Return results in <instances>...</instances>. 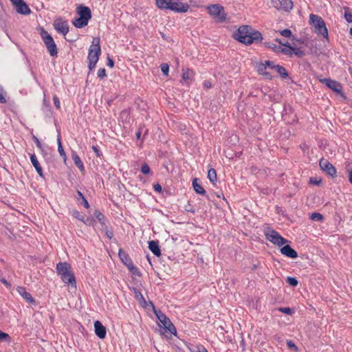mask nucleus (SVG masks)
Listing matches in <instances>:
<instances>
[{"label": "nucleus", "mask_w": 352, "mask_h": 352, "mask_svg": "<svg viewBox=\"0 0 352 352\" xmlns=\"http://www.w3.org/2000/svg\"><path fill=\"white\" fill-rule=\"evenodd\" d=\"M287 345L290 348H292V347L296 348V346H295L294 343L292 341H291V340L287 342Z\"/></svg>", "instance_id": "obj_54"}, {"label": "nucleus", "mask_w": 352, "mask_h": 352, "mask_svg": "<svg viewBox=\"0 0 352 352\" xmlns=\"http://www.w3.org/2000/svg\"><path fill=\"white\" fill-rule=\"evenodd\" d=\"M321 82L336 93H341L342 87L340 82L329 78H323Z\"/></svg>", "instance_id": "obj_14"}, {"label": "nucleus", "mask_w": 352, "mask_h": 352, "mask_svg": "<svg viewBox=\"0 0 352 352\" xmlns=\"http://www.w3.org/2000/svg\"><path fill=\"white\" fill-rule=\"evenodd\" d=\"M202 352H208L206 348H201Z\"/></svg>", "instance_id": "obj_59"}, {"label": "nucleus", "mask_w": 352, "mask_h": 352, "mask_svg": "<svg viewBox=\"0 0 352 352\" xmlns=\"http://www.w3.org/2000/svg\"><path fill=\"white\" fill-rule=\"evenodd\" d=\"M198 179L197 178L193 179L192 180V186L195 191L200 195H205L206 190L204 188L197 182Z\"/></svg>", "instance_id": "obj_26"}, {"label": "nucleus", "mask_w": 352, "mask_h": 352, "mask_svg": "<svg viewBox=\"0 0 352 352\" xmlns=\"http://www.w3.org/2000/svg\"><path fill=\"white\" fill-rule=\"evenodd\" d=\"M267 61L265 63H261L257 67L258 72L264 76L266 78L271 79L273 76L272 74V71L269 69L268 65H267Z\"/></svg>", "instance_id": "obj_17"}, {"label": "nucleus", "mask_w": 352, "mask_h": 352, "mask_svg": "<svg viewBox=\"0 0 352 352\" xmlns=\"http://www.w3.org/2000/svg\"><path fill=\"white\" fill-rule=\"evenodd\" d=\"M77 199L78 200L79 199L82 200V203L86 208H89V204L87 200L85 199V197H84V195H82V193L80 191H78V198Z\"/></svg>", "instance_id": "obj_31"}, {"label": "nucleus", "mask_w": 352, "mask_h": 352, "mask_svg": "<svg viewBox=\"0 0 352 352\" xmlns=\"http://www.w3.org/2000/svg\"><path fill=\"white\" fill-rule=\"evenodd\" d=\"M15 7L16 12L22 14H29L31 10L23 0H10Z\"/></svg>", "instance_id": "obj_12"}, {"label": "nucleus", "mask_w": 352, "mask_h": 352, "mask_svg": "<svg viewBox=\"0 0 352 352\" xmlns=\"http://www.w3.org/2000/svg\"><path fill=\"white\" fill-rule=\"evenodd\" d=\"M6 102V99L5 98V93L2 87L0 85V103L5 104Z\"/></svg>", "instance_id": "obj_40"}, {"label": "nucleus", "mask_w": 352, "mask_h": 352, "mask_svg": "<svg viewBox=\"0 0 352 352\" xmlns=\"http://www.w3.org/2000/svg\"><path fill=\"white\" fill-rule=\"evenodd\" d=\"M58 153L60 155V156L63 157L64 160L65 161L67 159V156H66V153L64 151V149H63L62 145H59V146H58Z\"/></svg>", "instance_id": "obj_42"}, {"label": "nucleus", "mask_w": 352, "mask_h": 352, "mask_svg": "<svg viewBox=\"0 0 352 352\" xmlns=\"http://www.w3.org/2000/svg\"><path fill=\"white\" fill-rule=\"evenodd\" d=\"M100 42V38L98 37H95L93 38L91 45L89 47L87 58L89 60L88 67L90 70L95 68L96 65L98 61L99 56L101 53Z\"/></svg>", "instance_id": "obj_5"}, {"label": "nucleus", "mask_w": 352, "mask_h": 352, "mask_svg": "<svg viewBox=\"0 0 352 352\" xmlns=\"http://www.w3.org/2000/svg\"><path fill=\"white\" fill-rule=\"evenodd\" d=\"M41 36L50 56H56L58 54L57 47L52 36L45 30L41 32Z\"/></svg>", "instance_id": "obj_9"}, {"label": "nucleus", "mask_w": 352, "mask_h": 352, "mask_svg": "<svg viewBox=\"0 0 352 352\" xmlns=\"http://www.w3.org/2000/svg\"><path fill=\"white\" fill-rule=\"evenodd\" d=\"M280 252L282 254L291 258H295L298 256L297 252L294 249H292L289 245H285L283 246L280 248Z\"/></svg>", "instance_id": "obj_19"}, {"label": "nucleus", "mask_w": 352, "mask_h": 352, "mask_svg": "<svg viewBox=\"0 0 352 352\" xmlns=\"http://www.w3.org/2000/svg\"><path fill=\"white\" fill-rule=\"evenodd\" d=\"M135 298L137 299H139L140 298H143V296L140 292L135 291Z\"/></svg>", "instance_id": "obj_53"}, {"label": "nucleus", "mask_w": 352, "mask_h": 352, "mask_svg": "<svg viewBox=\"0 0 352 352\" xmlns=\"http://www.w3.org/2000/svg\"><path fill=\"white\" fill-rule=\"evenodd\" d=\"M204 86L207 88H210V87H211V83L208 81H205Z\"/></svg>", "instance_id": "obj_55"}, {"label": "nucleus", "mask_w": 352, "mask_h": 352, "mask_svg": "<svg viewBox=\"0 0 352 352\" xmlns=\"http://www.w3.org/2000/svg\"><path fill=\"white\" fill-rule=\"evenodd\" d=\"M33 140H34V142L36 143V146L38 148H41V144L40 141L38 140V139L36 137L34 136Z\"/></svg>", "instance_id": "obj_52"}, {"label": "nucleus", "mask_w": 352, "mask_h": 352, "mask_svg": "<svg viewBox=\"0 0 352 352\" xmlns=\"http://www.w3.org/2000/svg\"><path fill=\"white\" fill-rule=\"evenodd\" d=\"M88 21H89V20L79 16V17L75 19L72 21V23L76 28H82L88 24Z\"/></svg>", "instance_id": "obj_25"}, {"label": "nucleus", "mask_w": 352, "mask_h": 352, "mask_svg": "<svg viewBox=\"0 0 352 352\" xmlns=\"http://www.w3.org/2000/svg\"><path fill=\"white\" fill-rule=\"evenodd\" d=\"M344 19L348 23H352V14L349 12V8H345Z\"/></svg>", "instance_id": "obj_36"}, {"label": "nucleus", "mask_w": 352, "mask_h": 352, "mask_svg": "<svg viewBox=\"0 0 352 352\" xmlns=\"http://www.w3.org/2000/svg\"><path fill=\"white\" fill-rule=\"evenodd\" d=\"M77 13L80 17L89 20L91 17V10L89 8L84 6H79L77 8Z\"/></svg>", "instance_id": "obj_20"}, {"label": "nucleus", "mask_w": 352, "mask_h": 352, "mask_svg": "<svg viewBox=\"0 0 352 352\" xmlns=\"http://www.w3.org/2000/svg\"><path fill=\"white\" fill-rule=\"evenodd\" d=\"M54 25L56 30L63 35H66L69 32V26L67 21L61 19H56L54 21Z\"/></svg>", "instance_id": "obj_15"}, {"label": "nucleus", "mask_w": 352, "mask_h": 352, "mask_svg": "<svg viewBox=\"0 0 352 352\" xmlns=\"http://www.w3.org/2000/svg\"><path fill=\"white\" fill-rule=\"evenodd\" d=\"M19 294L29 303H34V300L30 293H28L24 287H19L17 288Z\"/></svg>", "instance_id": "obj_22"}, {"label": "nucleus", "mask_w": 352, "mask_h": 352, "mask_svg": "<svg viewBox=\"0 0 352 352\" xmlns=\"http://www.w3.org/2000/svg\"><path fill=\"white\" fill-rule=\"evenodd\" d=\"M191 73H192V71H190V69H186V70L183 69L182 70V79L184 80H189L190 78Z\"/></svg>", "instance_id": "obj_33"}, {"label": "nucleus", "mask_w": 352, "mask_h": 352, "mask_svg": "<svg viewBox=\"0 0 352 352\" xmlns=\"http://www.w3.org/2000/svg\"><path fill=\"white\" fill-rule=\"evenodd\" d=\"M148 248L155 256H160L161 255V251L157 241H151L148 243Z\"/></svg>", "instance_id": "obj_24"}, {"label": "nucleus", "mask_w": 352, "mask_h": 352, "mask_svg": "<svg viewBox=\"0 0 352 352\" xmlns=\"http://www.w3.org/2000/svg\"><path fill=\"white\" fill-rule=\"evenodd\" d=\"M152 306L154 305L152 304ZM155 309V307H153ZM154 312L155 316H157L159 320V327L163 329L162 333L166 336V333H170L171 335H176L177 331L175 326L171 322L170 320L161 311H157L154 309Z\"/></svg>", "instance_id": "obj_6"}, {"label": "nucleus", "mask_w": 352, "mask_h": 352, "mask_svg": "<svg viewBox=\"0 0 352 352\" xmlns=\"http://www.w3.org/2000/svg\"><path fill=\"white\" fill-rule=\"evenodd\" d=\"M320 168L331 177H336L337 171L336 168L327 160L324 158L320 159L319 162Z\"/></svg>", "instance_id": "obj_11"}, {"label": "nucleus", "mask_w": 352, "mask_h": 352, "mask_svg": "<svg viewBox=\"0 0 352 352\" xmlns=\"http://www.w3.org/2000/svg\"><path fill=\"white\" fill-rule=\"evenodd\" d=\"M57 142H58V146H59V145H62L60 136L58 137Z\"/></svg>", "instance_id": "obj_57"}, {"label": "nucleus", "mask_w": 352, "mask_h": 352, "mask_svg": "<svg viewBox=\"0 0 352 352\" xmlns=\"http://www.w3.org/2000/svg\"><path fill=\"white\" fill-rule=\"evenodd\" d=\"M267 65H268L270 71H272V73L274 72L279 74L282 78H286L287 77L288 74L285 67L278 65H275L274 62L270 60L267 61Z\"/></svg>", "instance_id": "obj_13"}, {"label": "nucleus", "mask_w": 352, "mask_h": 352, "mask_svg": "<svg viewBox=\"0 0 352 352\" xmlns=\"http://www.w3.org/2000/svg\"><path fill=\"white\" fill-rule=\"evenodd\" d=\"M208 177L212 184H214V182L217 181V173L214 168H210L208 170Z\"/></svg>", "instance_id": "obj_28"}, {"label": "nucleus", "mask_w": 352, "mask_h": 352, "mask_svg": "<svg viewBox=\"0 0 352 352\" xmlns=\"http://www.w3.org/2000/svg\"><path fill=\"white\" fill-rule=\"evenodd\" d=\"M322 183L321 177H310L309 184L319 186Z\"/></svg>", "instance_id": "obj_35"}, {"label": "nucleus", "mask_w": 352, "mask_h": 352, "mask_svg": "<svg viewBox=\"0 0 352 352\" xmlns=\"http://www.w3.org/2000/svg\"><path fill=\"white\" fill-rule=\"evenodd\" d=\"M92 149H93V150H94V151L96 153V155H97L98 157H100V151H99V149H98V148L97 146H92Z\"/></svg>", "instance_id": "obj_51"}, {"label": "nucleus", "mask_w": 352, "mask_h": 352, "mask_svg": "<svg viewBox=\"0 0 352 352\" xmlns=\"http://www.w3.org/2000/svg\"><path fill=\"white\" fill-rule=\"evenodd\" d=\"M96 218L101 223H103L104 220V216L98 210H96L94 212Z\"/></svg>", "instance_id": "obj_38"}, {"label": "nucleus", "mask_w": 352, "mask_h": 352, "mask_svg": "<svg viewBox=\"0 0 352 352\" xmlns=\"http://www.w3.org/2000/svg\"><path fill=\"white\" fill-rule=\"evenodd\" d=\"M161 70L164 76H168V72H169V66L166 63H162L160 65Z\"/></svg>", "instance_id": "obj_34"}, {"label": "nucleus", "mask_w": 352, "mask_h": 352, "mask_svg": "<svg viewBox=\"0 0 352 352\" xmlns=\"http://www.w3.org/2000/svg\"><path fill=\"white\" fill-rule=\"evenodd\" d=\"M279 310L282 313H284V314H288V315L292 314V310H291V309L289 307L280 308Z\"/></svg>", "instance_id": "obj_46"}, {"label": "nucleus", "mask_w": 352, "mask_h": 352, "mask_svg": "<svg viewBox=\"0 0 352 352\" xmlns=\"http://www.w3.org/2000/svg\"><path fill=\"white\" fill-rule=\"evenodd\" d=\"M74 215L76 218L79 219L81 221H85V217L80 214L78 211L74 212Z\"/></svg>", "instance_id": "obj_45"}, {"label": "nucleus", "mask_w": 352, "mask_h": 352, "mask_svg": "<svg viewBox=\"0 0 352 352\" xmlns=\"http://www.w3.org/2000/svg\"><path fill=\"white\" fill-rule=\"evenodd\" d=\"M140 135H141V132L140 131H138L137 133H136V136L138 138H140Z\"/></svg>", "instance_id": "obj_58"}, {"label": "nucleus", "mask_w": 352, "mask_h": 352, "mask_svg": "<svg viewBox=\"0 0 352 352\" xmlns=\"http://www.w3.org/2000/svg\"><path fill=\"white\" fill-rule=\"evenodd\" d=\"M94 329L95 333L98 338H100V339H103L105 338L107 334L106 328L104 326L102 325V324L100 321L96 320L94 322Z\"/></svg>", "instance_id": "obj_18"}, {"label": "nucleus", "mask_w": 352, "mask_h": 352, "mask_svg": "<svg viewBox=\"0 0 352 352\" xmlns=\"http://www.w3.org/2000/svg\"><path fill=\"white\" fill-rule=\"evenodd\" d=\"M210 16L217 22L222 23L226 19V14L224 11V8L219 4H213L208 6L207 8Z\"/></svg>", "instance_id": "obj_8"}, {"label": "nucleus", "mask_w": 352, "mask_h": 352, "mask_svg": "<svg viewBox=\"0 0 352 352\" xmlns=\"http://www.w3.org/2000/svg\"><path fill=\"white\" fill-rule=\"evenodd\" d=\"M97 74H98V78H104L107 76L105 69L104 68L100 69L98 71Z\"/></svg>", "instance_id": "obj_44"}, {"label": "nucleus", "mask_w": 352, "mask_h": 352, "mask_svg": "<svg viewBox=\"0 0 352 352\" xmlns=\"http://www.w3.org/2000/svg\"><path fill=\"white\" fill-rule=\"evenodd\" d=\"M153 188L156 192H161L162 190V186L159 184H156L153 186Z\"/></svg>", "instance_id": "obj_49"}, {"label": "nucleus", "mask_w": 352, "mask_h": 352, "mask_svg": "<svg viewBox=\"0 0 352 352\" xmlns=\"http://www.w3.org/2000/svg\"><path fill=\"white\" fill-rule=\"evenodd\" d=\"M108 236H109V238H111V236H112V234H111H111H108Z\"/></svg>", "instance_id": "obj_60"}, {"label": "nucleus", "mask_w": 352, "mask_h": 352, "mask_svg": "<svg viewBox=\"0 0 352 352\" xmlns=\"http://www.w3.org/2000/svg\"><path fill=\"white\" fill-rule=\"evenodd\" d=\"M30 161L39 176L43 177V169L35 154L30 155Z\"/></svg>", "instance_id": "obj_21"}, {"label": "nucleus", "mask_w": 352, "mask_h": 352, "mask_svg": "<svg viewBox=\"0 0 352 352\" xmlns=\"http://www.w3.org/2000/svg\"><path fill=\"white\" fill-rule=\"evenodd\" d=\"M53 100L56 107L59 109L60 107V104L58 98L56 96H54Z\"/></svg>", "instance_id": "obj_47"}, {"label": "nucleus", "mask_w": 352, "mask_h": 352, "mask_svg": "<svg viewBox=\"0 0 352 352\" xmlns=\"http://www.w3.org/2000/svg\"><path fill=\"white\" fill-rule=\"evenodd\" d=\"M12 341L11 337L9 334L4 333L0 330V342H6L10 343Z\"/></svg>", "instance_id": "obj_30"}, {"label": "nucleus", "mask_w": 352, "mask_h": 352, "mask_svg": "<svg viewBox=\"0 0 352 352\" xmlns=\"http://www.w3.org/2000/svg\"><path fill=\"white\" fill-rule=\"evenodd\" d=\"M119 257L124 265L132 261L131 258L124 251L122 250L119 251Z\"/></svg>", "instance_id": "obj_29"}, {"label": "nucleus", "mask_w": 352, "mask_h": 352, "mask_svg": "<svg viewBox=\"0 0 352 352\" xmlns=\"http://www.w3.org/2000/svg\"><path fill=\"white\" fill-rule=\"evenodd\" d=\"M309 24L311 25L312 32L315 33L318 38L329 41V31L325 21L321 16L317 14H310Z\"/></svg>", "instance_id": "obj_3"}, {"label": "nucleus", "mask_w": 352, "mask_h": 352, "mask_svg": "<svg viewBox=\"0 0 352 352\" xmlns=\"http://www.w3.org/2000/svg\"><path fill=\"white\" fill-rule=\"evenodd\" d=\"M280 34L281 36L286 37V38H290L292 36V32L289 29H285L280 32Z\"/></svg>", "instance_id": "obj_39"}, {"label": "nucleus", "mask_w": 352, "mask_h": 352, "mask_svg": "<svg viewBox=\"0 0 352 352\" xmlns=\"http://www.w3.org/2000/svg\"><path fill=\"white\" fill-rule=\"evenodd\" d=\"M43 101H44V104H46L45 98L43 99Z\"/></svg>", "instance_id": "obj_62"}, {"label": "nucleus", "mask_w": 352, "mask_h": 352, "mask_svg": "<svg viewBox=\"0 0 352 352\" xmlns=\"http://www.w3.org/2000/svg\"><path fill=\"white\" fill-rule=\"evenodd\" d=\"M141 171L142 173L146 175L150 173V168L147 164H144L142 166Z\"/></svg>", "instance_id": "obj_41"}, {"label": "nucleus", "mask_w": 352, "mask_h": 352, "mask_svg": "<svg viewBox=\"0 0 352 352\" xmlns=\"http://www.w3.org/2000/svg\"><path fill=\"white\" fill-rule=\"evenodd\" d=\"M293 54H296V56H301L303 54V51L300 47H293Z\"/></svg>", "instance_id": "obj_43"}, {"label": "nucleus", "mask_w": 352, "mask_h": 352, "mask_svg": "<svg viewBox=\"0 0 352 352\" xmlns=\"http://www.w3.org/2000/svg\"><path fill=\"white\" fill-rule=\"evenodd\" d=\"M350 34L352 36V28L350 30Z\"/></svg>", "instance_id": "obj_61"}, {"label": "nucleus", "mask_w": 352, "mask_h": 352, "mask_svg": "<svg viewBox=\"0 0 352 352\" xmlns=\"http://www.w3.org/2000/svg\"><path fill=\"white\" fill-rule=\"evenodd\" d=\"M349 180L350 183L352 184V171L349 172Z\"/></svg>", "instance_id": "obj_56"}, {"label": "nucleus", "mask_w": 352, "mask_h": 352, "mask_svg": "<svg viewBox=\"0 0 352 352\" xmlns=\"http://www.w3.org/2000/svg\"><path fill=\"white\" fill-rule=\"evenodd\" d=\"M190 3L187 0H155L159 9L170 10L177 13H186L188 11Z\"/></svg>", "instance_id": "obj_1"}, {"label": "nucleus", "mask_w": 352, "mask_h": 352, "mask_svg": "<svg viewBox=\"0 0 352 352\" xmlns=\"http://www.w3.org/2000/svg\"><path fill=\"white\" fill-rule=\"evenodd\" d=\"M276 41L280 43L281 44V42L280 41L276 39ZM282 45L283 46H274L273 47V50L274 52H277V53H279V52H281L284 54H286V55H288V56H291L293 54V47H291L287 44H283Z\"/></svg>", "instance_id": "obj_16"}, {"label": "nucleus", "mask_w": 352, "mask_h": 352, "mask_svg": "<svg viewBox=\"0 0 352 352\" xmlns=\"http://www.w3.org/2000/svg\"><path fill=\"white\" fill-rule=\"evenodd\" d=\"M125 265L128 267L129 270L133 274L138 275V276L140 275L139 270L133 265L132 261H131L130 262L127 263Z\"/></svg>", "instance_id": "obj_27"}, {"label": "nucleus", "mask_w": 352, "mask_h": 352, "mask_svg": "<svg viewBox=\"0 0 352 352\" xmlns=\"http://www.w3.org/2000/svg\"><path fill=\"white\" fill-rule=\"evenodd\" d=\"M72 158L75 164V165L78 168V169L81 172L85 171V166L83 164V162L81 161L80 157L78 155V154L76 152H72Z\"/></svg>", "instance_id": "obj_23"}, {"label": "nucleus", "mask_w": 352, "mask_h": 352, "mask_svg": "<svg viewBox=\"0 0 352 352\" xmlns=\"http://www.w3.org/2000/svg\"><path fill=\"white\" fill-rule=\"evenodd\" d=\"M272 6L278 10L289 12L293 8L292 0H271Z\"/></svg>", "instance_id": "obj_10"}, {"label": "nucleus", "mask_w": 352, "mask_h": 352, "mask_svg": "<svg viewBox=\"0 0 352 352\" xmlns=\"http://www.w3.org/2000/svg\"><path fill=\"white\" fill-rule=\"evenodd\" d=\"M56 270L63 282L76 288V282L71 265L66 263H58L56 265Z\"/></svg>", "instance_id": "obj_4"}, {"label": "nucleus", "mask_w": 352, "mask_h": 352, "mask_svg": "<svg viewBox=\"0 0 352 352\" xmlns=\"http://www.w3.org/2000/svg\"><path fill=\"white\" fill-rule=\"evenodd\" d=\"M234 38L241 43L250 45L254 42L261 41L262 35L258 31L254 30L248 25H243L234 33Z\"/></svg>", "instance_id": "obj_2"}, {"label": "nucleus", "mask_w": 352, "mask_h": 352, "mask_svg": "<svg viewBox=\"0 0 352 352\" xmlns=\"http://www.w3.org/2000/svg\"><path fill=\"white\" fill-rule=\"evenodd\" d=\"M107 65H108L109 67H111V68H112V67H113V65H114L113 60L111 58H109V57H108V59H107Z\"/></svg>", "instance_id": "obj_50"}, {"label": "nucleus", "mask_w": 352, "mask_h": 352, "mask_svg": "<svg viewBox=\"0 0 352 352\" xmlns=\"http://www.w3.org/2000/svg\"><path fill=\"white\" fill-rule=\"evenodd\" d=\"M311 220L316 221H322L323 220V216L318 212H314L309 217Z\"/></svg>", "instance_id": "obj_32"}, {"label": "nucleus", "mask_w": 352, "mask_h": 352, "mask_svg": "<svg viewBox=\"0 0 352 352\" xmlns=\"http://www.w3.org/2000/svg\"><path fill=\"white\" fill-rule=\"evenodd\" d=\"M263 233L267 240L278 246H283L288 242V241L281 236L278 232L268 226L264 227Z\"/></svg>", "instance_id": "obj_7"}, {"label": "nucleus", "mask_w": 352, "mask_h": 352, "mask_svg": "<svg viewBox=\"0 0 352 352\" xmlns=\"http://www.w3.org/2000/svg\"><path fill=\"white\" fill-rule=\"evenodd\" d=\"M86 225L92 226L95 222V220L93 218H87L85 219V221H83Z\"/></svg>", "instance_id": "obj_48"}, {"label": "nucleus", "mask_w": 352, "mask_h": 352, "mask_svg": "<svg viewBox=\"0 0 352 352\" xmlns=\"http://www.w3.org/2000/svg\"><path fill=\"white\" fill-rule=\"evenodd\" d=\"M126 112H122V115L126 114Z\"/></svg>", "instance_id": "obj_63"}, {"label": "nucleus", "mask_w": 352, "mask_h": 352, "mask_svg": "<svg viewBox=\"0 0 352 352\" xmlns=\"http://www.w3.org/2000/svg\"><path fill=\"white\" fill-rule=\"evenodd\" d=\"M287 283L291 286L295 287L298 285V280L296 278L293 277H287Z\"/></svg>", "instance_id": "obj_37"}]
</instances>
